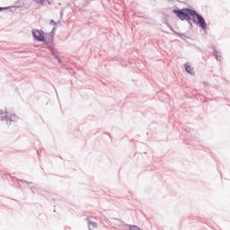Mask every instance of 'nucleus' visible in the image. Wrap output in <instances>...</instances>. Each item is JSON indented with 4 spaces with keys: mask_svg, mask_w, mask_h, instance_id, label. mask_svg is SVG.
I'll list each match as a JSON object with an SVG mask.
<instances>
[{
    "mask_svg": "<svg viewBox=\"0 0 230 230\" xmlns=\"http://www.w3.org/2000/svg\"><path fill=\"white\" fill-rule=\"evenodd\" d=\"M194 17H196L199 26L202 28V30H208V24L206 23V20L202 18L200 14H199L197 12H195Z\"/></svg>",
    "mask_w": 230,
    "mask_h": 230,
    "instance_id": "2",
    "label": "nucleus"
},
{
    "mask_svg": "<svg viewBox=\"0 0 230 230\" xmlns=\"http://www.w3.org/2000/svg\"><path fill=\"white\" fill-rule=\"evenodd\" d=\"M55 0H34L35 3H37L38 4H44V3H48V4H53V2Z\"/></svg>",
    "mask_w": 230,
    "mask_h": 230,
    "instance_id": "4",
    "label": "nucleus"
},
{
    "mask_svg": "<svg viewBox=\"0 0 230 230\" xmlns=\"http://www.w3.org/2000/svg\"><path fill=\"white\" fill-rule=\"evenodd\" d=\"M32 34L36 40H39L40 42H44V40H46V39L44 38V32L42 31H32Z\"/></svg>",
    "mask_w": 230,
    "mask_h": 230,
    "instance_id": "3",
    "label": "nucleus"
},
{
    "mask_svg": "<svg viewBox=\"0 0 230 230\" xmlns=\"http://www.w3.org/2000/svg\"><path fill=\"white\" fill-rule=\"evenodd\" d=\"M7 119H10V121H17L18 118L15 114H11L10 117H7Z\"/></svg>",
    "mask_w": 230,
    "mask_h": 230,
    "instance_id": "7",
    "label": "nucleus"
},
{
    "mask_svg": "<svg viewBox=\"0 0 230 230\" xmlns=\"http://www.w3.org/2000/svg\"><path fill=\"white\" fill-rule=\"evenodd\" d=\"M1 10H3V8L0 7V12H1Z\"/></svg>",
    "mask_w": 230,
    "mask_h": 230,
    "instance_id": "8",
    "label": "nucleus"
},
{
    "mask_svg": "<svg viewBox=\"0 0 230 230\" xmlns=\"http://www.w3.org/2000/svg\"><path fill=\"white\" fill-rule=\"evenodd\" d=\"M185 71L189 73V75H193V67H191L190 65L186 64L185 65Z\"/></svg>",
    "mask_w": 230,
    "mask_h": 230,
    "instance_id": "5",
    "label": "nucleus"
},
{
    "mask_svg": "<svg viewBox=\"0 0 230 230\" xmlns=\"http://www.w3.org/2000/svg\"><path fill=\"white\" fill-rule=\"evenodd\" d=\"M88 227H89V229L91 230V229H94L95 227H98V224L96 223V222H89L88 223Z\"/></svg>",
    "mask_w": 230,
    "mask_h": 230,
    "instance_id": "6",
    "label": "nucleus"
},
{
    "mask_svg": "<svg viewBox=\"0 0 230 230\" xmlns=\"http://www.w3.org/2000/svg\"><path fill=\"white\" fill-rule=\"evenodd\" d=\"M173 13H175L177 17L181 19V21H186V19H190V15L191 17H195V11L189 8H184L182 10H173Z\"/></svg>",
    "mask_w": 230,
    "mask_h": 230,
    "instance_id": "1",
    "label": "nucleus"
}]
</instances>
